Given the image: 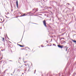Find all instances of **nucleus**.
Instances as JSON below:
<instances>
[{"label": "nucleus", "instance_id": "obj_10", "mask_svg": "<svg viewBox=\"0 0 76 76\" xmlns=\"http://www.w3.org/2000/svg\"><path fill=\"white\" fill-rule=\"evenodd\" d=\"M64 42H65V43H66V41H64Z\"/></svg>", "mask_w": 76, "mask_h": 76}, {"label": "nucleus", "instance_id": "obj_7", "mask_svg": "<svg viewBox=\"0 0 76 76\" xmlns=\"http://www.w3.org/2000/svg\"><path fill=\"white\" fill-rule=\"evenodd\" d=\"M38 9L37 8L35 13V12H37V11H38Z\"/></svg>", "mask_w": 76, "mask_h": 76}, {"label": "nucleus", "instance_id": "obj_23", "mask_svg": "<svg viewBox=\"0 0 76 76\" xmlns=\"http://www.w3.org/2000/svg\"><path fill=\"white\" fill-rule=\"evenodd\" d=\"M6 18H7V17H6Z\"/></svg>", "mask_w": 76, "mask_h": 76}, {"label": "nucleus", "instance_id": "obj_14", "mask_svg": "<svg viewBox=\"0 0 76 76\" xmlns=\"http://www.w3.org/2000/svg\"><path fill=\"white\" fill-rule=\"evenodd\" d=\"M22 16H22V15L20 16V17H22Z\"/></svg>", "mask_w": 76, "mask_h": 76}, {"label": "nucleus", "instance_id": "obj_12", "mask_svg": "<svg viewBox=\"0 0 76 76\" xmlns=\"http://www.w3.org/2000/svg\"><path fill=\"white\" fill-rule=\"evenodd\" d=\"M24 64V65H25V66H26V64Z\"/></svg>", "mask_w": 76, "mask_h": 76}, {"label": "nucleus", "instance_id": "obj_24", "mask_svg": "<svg viewBox=\"0 0 76 76\" xmlns=\"http://www.w3.org/2000/svg\"><path fill=\"white\" fill-rule=\"evenodd\" d=\"M34 73H35V72H34Z\"/></svg>", "mask_w": 76, "mask_h": 76}, {"label": "nucleus", "instance_id": "obj_15", "mask_svg": "<svg viewBox=\"0 0 76 76\" xmlns=\"http://www.w3.org/2000/svg\"><path fill=\"white\" fill-rule=\"evenodd\" d=\"M46 42H47V43H48V41H46Z\"/></svg>", "mask_w": 76, "mask_h": 76}, {"label": "nucleus", "instance_id": "obj_21", "mask_svg": "<svg viewBox=\"0 0 76 76\" xmlns=\"http://www.w3.org/2000/svg\"><path fill=\"white\" fill-rule=\"evenodd\" d=\"M63 39H64V38H63Z\"/></svg>", "mask_w": 76, "mask_h": 76}, {"label": "nucleus", "instance_id": "obj_19", "mask_svg": "<svg viewBox=\"0 0 76 76\" xmlns=\"http://www.w3.org/2000/svg\"><path fill=\"white\" fill-rule=\"evenodd\" d=\"M34 10V9L33 10Z\"/></svg>", "mask_w": 76, "mask_h": 76}, {"label": "nucleus", "instance_id": "obj_2", "mask_svg": "<svg viewBox=\"0 0 76 76\" xmlns=\"http://www.w3.org/2000/svg\"><path fill=\"white\" fill-rule=\"evenodd\" d=\"M16 4L17 5V7H18V0H16Z\"/></svg>", "mask_w": 76, "mask_h": 76}, {"label": "nucleus", "instance_id": "obj_11", "mask_svg": "<svg viewBox=\"0 0 76 76\" xmlns=\"http://www.w3.org/2000/svg\"><path fill=\"white\" fill-rule=\"evenodd\" d=\"M31 12H28L27 13H31Z\"/></svg>", "mask_w": 76, "mask_h": 76}, {"label": "nucleus", "instance_id": "obj_25", "mask_svg": "<svg viewBox=\"0 0 76 76\" xmlns=\"http://www.w3.org/2000/svg\"><path fill=\"white\" fill-rule=\"evenodd\" d=\"M26 56H27V55L26 54Z\"/></svg>", "mask_w": 76, "mask_h": 76}, {"label": "nucleus", "instance_id": "obj_5", "mask_svg": "<svg viewBox=\"0 0 76 76\" xmlns=\"http://www.w3.org/2000/svg\"><path fill=\"white\" fill-rule=\"evenodd\" d=\"M26 15H25V14H24L23 15H22V16H26Z\"/></svg>", "mask_w": 76, "mask_h": 76}, {"label": "nucleus", "instance_id": "obj_9", "mask_svg": "<svg viewBox=\"0 0 76 76\" xmlns=\"http://www.w3.org/2000/svg\"><path fill=\"white\" fill-rule=\"evenodd\" d=\"M2 39H3V40H2V41H4V38H2Z\"/></svg>", "mask_w": 76, "mask_h": 76}, {"label": "nucleus", "instance_id": "obj_20", "mask_svg": "<svg viewBox=\"0 0 76 76\" xmlns=\"http://www.w3.org/2000/svg\"><path fill=\"white\" fill-rule=\"evenodd\" d=\"M35 72H36V70H35Z\"/></svg>", "mask_w": 76, "mask_h": 76}, {"label": "nucleus", "instance_id": "obj_4", "mask_svg": "<svg viewBox=\"0 0 76 76\" xmlns=\"http://www.w3.org/2000/svg\"><path fill=\"white\" fill-rule=\"evenodd\" d=\"M58 47L59 48H62L63 47V46H61L60 45H58Z\"/></svg>", "mask_w": 76, "mask_h": 76}, {"label": "nucleus", "instance_id": "obj_8", "mask_svg": "<svg viewBox=\"0 0 76 76\" xmlns=\"http://www.w3.org/2000/svg\"><path fill=\"white\" fill-rule=\"evenodd\" d=\"M66 4H67V5H70V4H69V3Z\"/></svg>", "mask_w": 76, "mask_h": 76}, {"label": "nucleus", "instance_id": "obj_18", "mask_svg": "<svg viewBox=\"0 0 76 76\" xmlns=\"http://www.w3.org/2000/svg\"><path fill=\"white\" fill-rule=\"evenodd\" d=\"M14 72H13V73H14Z\"/></svg>", "mask_w": 76, "mask_h": 76}, {"label": "nucleus", "instance_id": "obj_22", "mask_svg": "<svg viewBox=\"0 0 76 76\" xmlns=\"http://www.w3.org/2000/svg\"><path fill=\"white\" fill-rule=\"evenodd\" d=\"M20 68H21L20 67Z\"/></svg>", "mask_w": 76, "mask_h": 76}, {"label": "nucleus", "instance_id": "obj_6", "mask_svg": "<svg viewBox=\"0 0 76 76\" xmlns=\"http://www.w3.org/2000/svg\"><path fill=\"white\" fill-rule=\"evenodd\" d=\"M19 45V46H20V47H24V46H22V45Z\"/></svg>", "mask_w": 76, "mask_h": 76}, {"label": "nucleus", "instance_id": "obj_13", "mask_svg": "<svg viewBox=\"0 0 76 76\" xmlns=\"http://www.w3.org/2000/svg\"><path fill=\"white\" fill-rule=\"evenodd\" d=\"M9 61H12V60H10Z\"/></svg>", "mask_w": 76, "mask_h": 76}, {"label": "nucleus", "instance_id": "obj_1", "mask_svg": "<svg viewBox=\"0 0 76 76\" xmlns=\"http://www.w3.org/2000/svg\"><path fill=\"white\" fill-rule=\"evenodd\" d=\"M43 23L44 25L45 26V27H47V25H46V21L45 20H44L43 21Z\"/></svg>", "mask_w": 76, "mask_h": 76}, {"label": "nucleus", "instance_id": "obj_17", "mask_svg": "<svg viewBox=\"0 0 76 76\" xmlns=\"http://www.w3.org/2000/svg\"><path fill=\"white\" fill-rule=\"evenodd\" d=\"M22 66H21V67H22Z\"/></svg>", "mask_w": 76, "mask_h": 76}, {"label": "nucleus", "instance_id": "obj_3", "mask_svg": "<svg viewBox=\"0 0 76 76\" xmlns=\"http://www.w3.org/2000/svg\"><path fill=\"white\" fill-rule=\"evenodd\" d=\"M64 49L65 50H66V51H67V49H68V48H67V46H66L64 47Z\"/></svg>", "mask_w": 76, "mask_h": 76}, {"label": "nucleus", "instance_id": "obj_16", "mask_svg": "<svg viewBox=\"0 0 76 76\" xmlns=\"http://www.w3.org/2000/svg\"><path fill=\"white\" fill-rule=\"evenodd\" d=\"M11 75H12V74H11Z\"/></svg>", "mask_w": 76, "mask_h": 76}]
</instances>
